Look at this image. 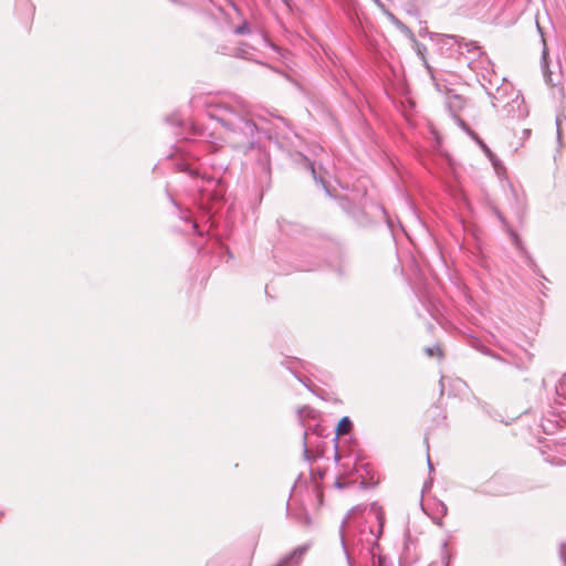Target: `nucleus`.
Segmentation results:
<instances>
[{"label": "nucleus", "mask_w": 566, "mask_h": 566, "mask_svg": "<svg viewBox=\"0 0 566 566\" xmlns=\"http://www.w3.org/2000/svg\"><path fill=\"white\" fill-rule=\"evenodd\" d=\"M207 114L226 128V138L233 148L249 150L256 145L259 129L243 99L235 96L219 98L208 105Z\"/></svg>", "instance_id": "obj_1"}, {"label": "nucleus", "mask_w": 566, "mask_h": 566, "mask_svg": "<svg viewBox=\"0 0 566 566\" xmlns=\"http://www.w3.org/2000/svg\"><path fill=\"white\" fill-rule=\"evenodd\" d=\"M360 507H354L340 525V544L349 566H353L355 555L366 552L375 557L378 539L382 533L385 516L381 507L373 503L367 512L365 523L352 521Z\"/></svg>", "instance_id": "obj_2"}, {"label": "nucleus", "mask_w": 566, "mask_h": 566, "mask_svg": "<svg viewBox=\"0 0 566 566\" xmlns=\"http://www.w3.org/2000/svg\"><path fill=\"white\" fill-rule=\"evenodd\" d=\"M448 39L454 40L459 48H461L462 43H464L468 52L478 54L479 60L469 62L468 65L473 71H476L481 66L484 70V72L481 73L483 80L488 81L489 84L493 86L492 80L489 77V75L493 74V71L489 70L491 62L489 61L488 56L480 50V48L473 42L467 43L464 42V39H459L455 35H448ZM488 94L492 98L493 107L496 109L501 108L507 116L523 117L525 115L522 96L513 88L511 83L505 81V78H503L502 85L495 87L494 92L492 91V87H489Z\"/></svg>", "instance_id": "obj_3"}, {"label": "nucleus", "mask_w": 566, "mask_h": 566, "mask_svg": "<svg viewBox=\"0 0 566 566\" xmlns=\"http://www.w3.org/2000/svg\"><path fill=\"white\" fill-rule=\"evenodd\" d=\"M311 545L303 544L296 548H294L289 554L284 555L275 565L273 566H298L306 553L308 552Z\"/></svg>", "instance_id": "obj_4"}, {"label": "nucleus", "mask_w": 566, "mask_h": 566, "mask_svg": "<svg viewBox=\"0 0 566 566\" xmlns=\"http://www.w3.org/2000/svg\"><path fill=\"white\" fill-rule=\"evenodd\" d=\"M459 125L472 139H474L481 146V148L486 154L491 155V151L488 148V146L483 143V140L480 139V137L469 127V125L463 119H459Z\"/></svg>", "instance_id": "obj_5"}, {"label": "nucleus", "mask_w": 566, "mask_h": 566, "mask_svg": "<svg viewBox=\"0 0 566 566\" xmlns=\"http://www.w3.org/2000/svg\"><path fill=\"white\" fill-rule=\"evenodd\" d=\"M459 125L472 139H474L481 146V148L486 154L491 155V151L488 148V146L483 143V140L480 139V137L469 127V125L463 119H459Z\"/></svg>", "instance_id": "obj_6"}, {"label": "nucleus", "mask_w": 566, "mask_h": 566, "mask_svg": "<svg viewBox=\"0 0 566 566\" xmlns=\"http://www.w3.org/2000/svg\"><path fill=\"white\" fill-rule=\"evenodd\" d=\"M459 125L472 139H474L481 146V148L486 154L491 155V151L488 148V146L483 143V140L480 139V137L469 127V125L463 119H459Z\"/></svg>", "instance_id": "obj_7"}, {"label": "nucleus", "mask_w": 566, "mask_h": 566, "mask_svg": "<svg viewBox=\"0 0 566 566\" xmlns=\"http://www.w3.org/2000/svg\"><path fill=\"white\" fill-rule=\"evenodd\" d=\"M459 125L472 139H474L481 146V148L486 154L491 155V151L488 148V146L483 143V140L480 139V137L469 127V125L463 119H459Z\"/></svg>", "instance_id": "obj_8"}, {"label": "nucleus", "mask_w": 566, "mask_h": 566, "mask_svg": "<svg viewBox=\"0 0 566 566\" xmlns=\"http://www.w3.org/2000/svg\"><path fill=\"white\" fill-rule=\"evenodd\" d=\"M391 22L399 29L403 34H406L409 38H413L412 31L402 23L399 19H397L394 14H389Z\"/></svg>", "instance_id": "obj_9"}, {"label": "nucleus", "mask_w": 566, "mask_h": 566, "mask_svg": "<svg viewBox=\"0 0 566 566\" xmlns=\"http://www.w3.org/2000/svg\"><path fill=\"white\" fill-rule=\"evenodd\" d=\"M350 429H352V421L349 420V418L348 417L342 418L337 426V433L346 434L350 431Z\"/></svg>", "instance_id": "obj_10"}, {"label": "nucleus", "mask_w": 566, "mask_h": 566, "mask_svg": "<svg viewBox=\"0 0 566 566\" xmlns=\"http://www.w3.org/2000/svg\"><path fill=\"white\" fill-rule=\"evenodd\" d=\"M234 32L239 35L250 33V25L247 21H244L241 25L237 27Z\"/></svg>", "instance_id": "obj_11"}, {"label": "nucleus", "mask_w": 566, "mask_h": 566, "mask_svg": "<svg viewBox=\"0 0 566 566\" xmlns=\"http://www.w3.org/2000/svg\"><path fill=\"white\" fill-rule=\"evenodd\" d=\"M510 234H511V238H512V241H513L514 245L517 249L522 250V243H521V240H520L518 235L514 231H511Z\"/></svg>", "instance_id": "obj_12"}, {"label": "nucleus", "mask_w": 566, "mask_h": 566, "mask_svg": "<svg viewBox=\"0 0 566 566\" xmlns=\"http://www.w3.org/2000/svg\"><path fill=\"white\" fill-rule=\"evenodd\" d=\"M313 412V410L308 407H302L298 409V416L302 419L304 416H310Z\"/></svg>", "instance_id": "obj_13"}, {"label": "nucleus", "mask_w": 566, "mask_h": 566, "mask_svg": "<svg viewBox=\"0 0 566 566\" xmlns=\"http://www.w3.org/2000/svg\"><path fill=\"white\" fill-rule=\"evenodd\" d=\"M566 119V117L564 115H557L556 116V126H557V135L558 137L560 136V125H562V122Z\"/></svg>", "instance_id": "obj_14"}, {"label": "nucleus", "mask_w": 566, "mask_h": 566, "mask_svg": "<svg viewBox=\"0 0 566 566\" xmlns=\"http://www.w3.org/2000/svg\"><path fill=\"white\" fill-rule=\"evenodd\" d=\"M177 166H178V169H179L180 171H187V172H189L190 175H193V174H195V170L189 169V168H188V166H187L186 164H178Z\"/></svg>", "instance_id": "obj_15"}, {"label": "nucleus", "mask_w": 566, "mask_h": 566, "mask_svg": "<svg viewBox=\"0 0 566 566\" xmlns=\"http://www.w3.org/2000/svg\"><path fill=\"white\" fill-rule=\"evenodd\" d=\"M289 369L295 374V376L297 377V379L303 382L307 388H310L307 381H310L307 378L303 379L301 378L297 374H296V370L294 369V367H289Z\"/></svg>", "instance_id": "obj_16"}, {"label": "nucleus", "mask_w": 566, "mask_h": 566, "mask_svg": "<svg viewBox=\"0 0 566 566\" xmlns=\"http://www.w3.org/2000/svg\"><path fill=\"white\" fill-rule=\"evenodd\" d=\"M559 553H560V557L564 560V564L566 566V544L560 545Z\"/></svg>", "instance_id": "obj_17"}, {"label": "nucleus", "mask_w": 566, "mask_h": 566, "mask_svg": "<svg viewBox=\"0 0 566 566\" xmlns=\"http://www.w3.org/2000/svg\"><path fill=\"white\" fill-rule=\"evenodd\" d=\"M436 352H440L439 348H432V347H427L426 348V353L428 356L432 357L434 355Z\"/></svg>", "instance_id": "obj_18"}, {"label": "nucleus", "mask_w": 566, "mask_h": 566, "mask_svg": "<svg viewBox=\"0 0 566 566\" xmlns=\"http://www.w3.org/2000/svg\"><path fill=\"white\" fill-rule=\"evenodd\" d=\"M439 507H440V513H441V515H443V516H444V515H447V513H448V507H447V505H446L444 503L440 502V503H439Z\"/></svg>", "instance_id": "obj_19"}, {"label": "nucleus", "mask_w": 566, "mask_h": 566, "mask_svg": "<svg viewBox=\"0 0 566 566\" xmlns=\"http://www.w3.org/2000/svg\"><path fill=\"white\" fill-rule=\"evenodd\" d=\"M308 168L314 177L315 180H318L317 176H316V169L314 167V165L312 163H308Z\"/></svg>", "instance_id": "obj_20"}, {"label": "nucleus", "mask_w": 566, "mask_h": 566, "mask_svg": "<svg viewBox=\"0 0 566 566\" xmlns=\"http://www.w3.org/2000/svg\"><path fill=\"white\" fill-rule=\"evenodd\" d=\"M377 566H388L386 558L378 556V565Z\"/></svg>", "instance_id": "obj_21"}, {"label": "nucleus", "mask_w": 566, "mask_h": 566, "mask_svg": "<svg viewBox=\"0 0 566 566\" xmlns=\"http://www.w3.org/2000/svg\"><path fill=\"white\" fill-rule=\"evenodd\" d=\"M306 437H307V432L305 431V432H304V455L307 458V455H308V449H307V447H306V442H305Z\"/></svg>", "instance_id": "obj_22"}, {"label": "nucleus", "mask_w": 566, "mask_h": 566, "mask_svg": "<svg viewBox=\"0 0 566 566\" xmlns=\"http://www.w3.org/2000/svg\"><path fill=\"white\" fill-rule=\"evenodd\" d=\"M546 55H547V51H546V48H544V50H543V67L544 69L546 67Z\"/></svg>", "instance_id": "obj_23"}, {"label": "nucleus", "mask_w": 566, "mask_h": 566, "mask_svg": "<svg viewBox=\"0 0 566 566\" xmlns=\"http://www.w3.org/2000/svg\"><path fill=\"white\" fill-rule=\"evenodd\" d=\"M291 365L289 367H294L295 368V364H301V366H304V363H301L300 360H293L290 363Z\"/></svg>", "instance_id": "obj_24"}, {"label": "nucleus", "mask_w": 566, "mask_h": 566, "mask_svg": "<svg viewBox=\"0 0 566 566\" xmlns=\"http://www.w3.org/2000/svg\"><path fill=\"white\" fill-rule=\"evenodd\" d=\"M430 486H431V482H426L422 492H424Z\"/></svg>", "instance_id": "obj_25"}, {"label": "nucleus", "mask_w": 566, "mask_h": 566, "mask_svg": "<svg viewBox=\"0 0 566 566\" xmlns=\"http://www.w3.org/2000/svg\"><path fill=\"white\" fill-rule=\"evenodd\" d=\"M428 467H429V470L432 471L433 470V467H432V463L430 461V458L428 457Z\"/></svg>", "instance_id": "obj_26"}, {"label": "nucleus", "mask_w": 566, "mask_h": 566, "mask_svg": "<svg viewBox=\"0 0 566 566\" xmlns=\"http://www.w3.org/2000/svg\"><path fill=\"white\" fill-rule=\"evenodd\" d=\"M336 486L342 489V488H344V484H343V483H340L339 481H337V482H336Z\"/></svg>", "instance_id": "obj_27"}, {"label": "nucleus", "mask_w": 566, "mask_h": 566, "mask_svg": "<svg viewBox=\"0 0 566 566\" xmlns=\"http://www.w3.org/2000/svg\"><path fill=\"white\" fill-rule=\"evenodd\" d=\"M544 77H546L547 82L549 81V76H547V74H544Z\"/></svg>", "instance_id": "obj_28"}, {"label": "nucleus", "mask_w": 566, "mask_h": 566, "mask_svg": "<svg viewBox=\"0 0 566 566\" xmlns=\"http://www.w3.org/2000/svg\"><path fill=\"white\" fill-rule=\"evenodd\" d=\"M375 3L380 4L379 0H373Z\"/></svg>", "instance_id": "obj_29"}]
</instances>
